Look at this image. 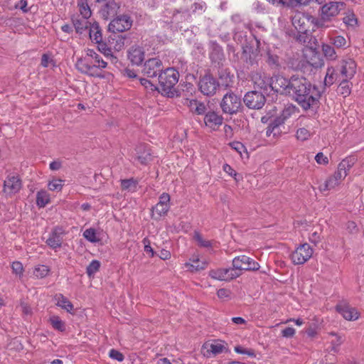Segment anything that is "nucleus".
<instances>
[{
  "label": "nucleus",
  "mask_w": 364,
  "mask_h": 364,
  "mask_svg": "<svg viewBox=\"0 0 364 364\" xmlns=\"http://www.w3.org/2000/svg\"><path fill=\"white\" fill-rule=\"evenodd\" d=\"M170 204H161L156 203V205L152 208V216L154 217L155 214L158 215V218L161 216L166 215L169 210Z\"/></svg>",
  "instance_id": "nucleus-34"
},
{
  "label": "nucleus",
  "mask_w": 364,
  "mask_h": 364,
  "mask_svg": "<svg viewBox=\"0 0 364 364\" xmlns=\"http://www.w3.org/2000/svg\"><path fill=\"white\" fill-rule=\"evenodd\" d=\"M139 80L141 85L146 89L150 90L151 91L157 90V87L150 80L145 78H140Z\"/></svg>",
  "instance_id": "nucleus-56"
},
{
  "label": "nucleus",
  "mask_w": 364,
  "mask_h": 364,
  "mask_svg": "<svg viewBox=\"0 0 364 364\" xmlns=\"http://www.w3.org/2000/svg\"><path fill=\"white\" fill-rule=\"evenodd\" d=\"M137 181L133 178L121 180L122 189L129 192H135L137 188Z\"/></svg>",
  "instance_id": "nucleus-33"
},
{
  "label": "nucleus",
  "mask_w": 364,
  "mask_h": 364,
  "mask_svg": "<svg viewBox=\"0 0 364 364\" xmlns=\"http://www.w3.org/2000/svg\"><path fill=\"white\" fill-rule=\"evenodd\" d=\"M223 169L225 173H228L231 176H233L236 181L237 180L236 178L237 175V172L230 165L227 164H224Z\"/></svg>",
  "instance_id": "nucleus-62"
},
{
  "label": "nucleus",
  "mask_w": 364,
  "mask_h": 364,
  "mask_svg": "<svg viewBox=\"0 0 364 364\" xmlns=\"http://www.w3.org/2000/svg\"><path fill=\"white\" fill-rule=\"evenodd\" d=\"M295 329L292 327H287L282 330V335L285 338H291L295 334Z\"/></svg>",
  "instance_id": "nucleus-61"
},
{
  "label": "nucleus",
  "mask_w": 364,
  "mask_h": 364,
  "mask_svg": "<svg viewBox=\"0 0 364 364\" xmlns=\"http://www.w3.org/2000/svg\"><path fill=\"white\" fill-rule=\"evenodd\" d=\"M63 186V181L61 179H53L48 184V189L52 191H60Z\"/></svg>",
  "instance_id": "nucleus-46"
},
{
  "label": "nucleus",
  "mask_w": 364,
  "mask_h": 364,
  "mask_svg": "<svg viewBox=\"0 0 364 364\" xmlns=\"http://www.w3.org/2000/svg\"><path fill=\"white\" fill-rule=\"evenodd\" d=\"M217 295L220 299H227L230 296V291L227 289H220L217 292Z\"/></svg>",
  "instance_id": "nucleus-64"
},
{
  "label": "nucleus",
  "mask_w": 364,
  "mask_h": 364,
  "mask_svg": "<svg viewBox=\"0 0 364 364\" xmlns=\"http://www.w3.org/2000/svg\"><path fill=\"white\" fill-rule=\"evenodd\" d=\"M224 345L220 343H211L210 345V349L208 352L212 353L213 355H218L223 352L225 349Z\"/></svg>",
  "instance_id": "nucleus-48"
},
{
  "label": "nucleus",
  "mask_w": 364,
  "mask_h": 364,
  "mask_svg": "<svg viewBox=\"0 0 364 364\" xmlns=\"http://www.w3.org/2000/svg\"><path fill=\"white\" fill-rule=\"evenodd\" d=\"M311 136V132L306 128H299L296 132V137L298 140L305 141Z\"/></svg>",
  "instance_id": "nucleus-47"
},
{
  "label": "nucleus",
  "mask_w": 364,
  "mask_h": 364,
  "mask_svg": "<svg viewBox=\"0 0 364 364\" xmlns=\"http://www.w3.org/2000/svg\"><path fill=\"white\" fill-rule=\"evenodd\" d=\"M232 149L237 151L241 156L242 152H247L246 148L244 144L240 141H233L230 144Z\"/></svg>",
  "instance_id": "nucleus-53"
},
{
  "label": "nucleus",
  "mask_w": 364,
  "mask_h": 364,
  "mask_svg": "<svg viewBox=\"0 0 364 364\" xmlns=\"http://www.w3.org/2000/svg\"><path fill=\"white\" fill-rule=\"evenodd\" d=\"M313 250L311 246L304 243L299 246L291 255V259L295 264H303L312 256Z\"/></svg>",
  "instance_id": "nucleus-11"
},
{
  "label": "nucleus",
  "mask_w": 364,
  "mask_h": 364,
  "mask_svg": "<svg viewBox=\"0 0 364 364\" xmlns=\"http://www.w3.org/2000/svg\"><path fill=\"white\" fill-rule=\"evenodd\" d=\"M292 81L293 76L288 79L282 75H275L272 77L273 91L289 95Z\"/></svg>",
  "instance_id": "nucleus-15"
},
{
  "label": "nucleus",
  "mask_w": 364,
  "mask_h": 364,
  "mask_svg": "<svg viewBox=\"0 0 364 364\" xmlns=\"http://www.w3.org/2000/svg\"><path fill=\"white\" fill-rule=\"evenodd\" d=\"M315 160L318 164L326 165L328 164V157L324 156L322 152H319L316 155Z\"/></svg>",
  "instance_id": "nucleus-58"
},
{
  "label": "nucleus",
  "mask_w": 364,
  "mask_h": 364,
  "mask_svg": "<svg viewBox=\"0 0 364 364\" xmlns=\"http://www.w3.org/2000/svg\"><path fill=\"white\" fill-rule=\"evenodd\" d=\"M49 203L50 195L46 191L41 190L37 193L36 204L39 208H43Z\"/></svg>",
  "instance_id": "nucleus-32"
},
{
  "label": "nucleus",
  "mask_w": 364,
  "mask_h": 364,
  "mask_svg": "<svg viewBox=\"0 0 364 364\" xmlns=\"http://www.w3.org/2000/svg\"><path fill=\"white\" fill-rule=\"evenodd\" d=\"M343 23L349 26H354L357 24V18L353 14H349L343 18Z\"/></svg>",
  "instance_id": "nucleus-55"
},
{
  "label": "nucleus",
  "mask_w": 364,
  "mask_h": 364,
  "mask_svg": "<svg viewBox=\"0 0 364 364\" xmlns=\"http://www.w3.org/2000/svg\"><path fill=\"white\" fill-rule=\"evenodd\" d=\"M62 229L55 228L50 233L46 244L52 249L60 247L63 241Z\"/></svg>",
  "instance_id": "nucleus-23"
},
{
  "label": "nucleus",
  "mask_w": 364,
  "mask_h": 364,
  "mask_svg": "<svg viewBox=\"0 0 364 364\" xmlns=\"http://www.w3.org/2000/svg\"><path fill=\"white\" fill-rule=\"evenodd\" d=\"M83 237L91 242H97L100 240V238L94 228H88L85 230L83 232Z\"/></svg>",
  "instance_id": "nucleus-39"
},
{
  "label": "nucleus",
  "mask_w": 364,
  "mask_h": 364,
  "mask_svg": "<svg viewBox=\"0 0 364 364\" xmlns=\"http://www.w3.org/2000/svg\"><path fill=\"white\" fill-rule=\"evenodd\" d=\"M232 268L235 272L239 274V277L242 274V271H256L259 269V264L253 259L246 256L240 255L232 259Z\"/></svg>",
  "instance_id": "nucleus-5"
},
{
  "label": "nucleus",
  "mask_w": 364,
  "mask_h": 364,
  "mask_svg": "<svg viewBox=\"0 0 364 364\" xmlns=\"http://www.w3.org/2000/svg\"><path fill=\"white\" fill-rule=\"evenodd\" d=\"M243 102L250 109H259L264 105L266 99L262 92L250 91L245 95Z\"/></svg>",
  "instance_id": "nucleus-10"
},
{
  "label": "nucleus",
  "mask_w": 364,
  "mask_h": 364,
  "mask_svg": "<svg viewBox=\"0 0 364 364\" xmlns=\"http://www.w3.org/2000/svg\"><path fill=\"white\" fill-rule=\"evenodd\" d=\"M49 272V268L46 265H38L37 266L34 271L33 274L37 278H43L46 277V275Z\"/></svg>",
  "instance_id": "nucleus-45"
},
{
  "label": "nucleus",
  "mask_w": 364,
  "mask_h": 364,
  "mask_svg": "<svg viewBox=\"0 0 364 364\" xmlns=\"http://www.w3.org/2000/svg\"><path fill=\"white\" fill-rule=\"evenodd\" d=\"M77 6L79 8V11L80 16H85V18H89L92 15L91 9L87 4V0H79L77 2Z\"/></svg>",
  "instance_id": "nucleus-35"
},
{
  "label": "nucleus",
  "mask_w": 364,
  "mask_h": 364,
  "mask_svg": "<svg viewBox=\"0 0 364 364\" xmlns=\"http://www.w3.org/2000/svg\"><path fill=\"white\" fill-rule=\"evenodd\" d=\"M194 239L197 241L198 245H200V247H211V242L203 239V237L198 232L195 233Z\"/></svg>",
  "instance_id": "nucleus-49"
},
{
  "label": "nucleus",
  "mask_w": 364,
  "mask_h": 364,
  "mask_svg": "<svg viewBox=\"0 0 364 364\" xmlns=\"http://www.w3.org/2000/svg\"><path fill=\"white\" fill-rule=\"evenodd\" d=\"M88 19L89 18L80 16V15H74L72 17V22L77 33H82L84 31L90 28V25L92 23Z\"/></svg>",
  "instance_id": "nucleus-25"
},
{
  "label": "nucleus",
  "mask_w": 364,
  "mask_h": 364,
  "mask_svg": "<svg viewBox=\"0 0 364 364\" xmlns=\"http://www.w3.org/2000/svg\"><path fill=\"white\" fill-rule=\"evenodd\" d=\"M356 69L355 61L350 57L342 59L338 65V70L342 78H353L356 73Z\"/></svg>",
  "instance_id": "nucleus-14"
},
{
  "label": "nucleus",
  "mask_w": 364,
  "mask_h": 364,
  "mask_svg": "<svg viewBox=\"0 0 364 364\" xmlns=\"http://www.w3.org/2000/svg\"><path fill=\"white\" fill-rule=\"evenodd\" d=\"M314 21V18L311 16L306 15L301 12H296L291 17V23L293 26L299 33L298 36H296V39L299 41L305 42V36L304 34L309 31V24Z\"/></svg>",
  "instance_id": "nucleus-4"
},
{
  "label": "nucleus",
  "mask_w": 364,
  "mask_h": 364,
  "mask_svg": "<svg viewBox=\"0 0 364 364\" xmlns=\"http://www.w3.org/2000/svg\"><path fill=\"white\" fill-rule=\"evenodd\" d=\"M235 351L240 354L247 355L250 357H255V353L254 350L246 349V348H242L240 346H235Z\"/></svg>",
  "instance_id": "nucleus-51"
},
{
  "label": "nucleus",
  "mask_w": 364,
  "mask_h": 364,
  "mask_svg": "<svg viewBox=\"0 0 364 364\" xmlns=\"http://www.w3.org/2000/svg\"><path fill=\"white\" fill-rule=\"evenodd\" d=\"M89 36L92 42L100 44L102 42V30L97 23L94 22L89 28Z\"/></svg>",
  "instance_id": "nucleus-28"
},
{
  "label": "nucleus",
  "mask_w": 364,
  "mask_h": 364,
  "mask_svg": "<svg viewBox=\"0 0 364 364\" xmlns=\"http://www.w3.org/2000/svg\"><path fill=\"white\" fill-rule=\"evenodd\" d=\"M109 355L110 358L118 361H122L124 358L123 354L115 349L110 350Z\"/></svg>",
  "instance_id": "nucleus-57"
},
{
  "label": "nucleus",
  "mask_w": 364,
  "mask_h": 364,
  "mask_svg": "<svg viewBox=\"0 0 364 364\" xmlns=\"http://www.w3.org/2000/svg\"><path fill=\"white\" fill-rule=\"evenodd\" d=\"M345 6L343 2L331 1L321 7L320 16L323 19L331 21L345 9Z\"/></svg>",
  "instance_id": "nucleus-8"
},
{
  "label": "nucleus",
  "mask_w": 364,
  "mask_h": 364,
  "mask_svg": "<svg viewBox=\"0 0 364 364\" xmlns=\"http://www.w3.org/2000/svg\"><path fill=\"white\" fill-rule=\"evenodd\" d=\"M27 6H28L27 1L20 0L16 4L15 7H16V9H18L21 10L23 13H27L29 11V9L28 8Z\"/></svg>",
  "instance_id": "nucleus-60"
},
{
  "label": "nucleus",
  "mask_w": 364,
  "mask_h": 364,
  "mask_svg": "<svg viewBox=\"0 0 364 364\" xmlns=\"http://www.w3.org/2000/svg\"><path fill=\"white\" fill-rule=\"evenodd\" d=\"M242 105L241 99L232 92H228L223 96L220 107L224 113L233 114L237 113Z\"/></svg>",
  "instance_id": "nucleus-6"
},
{
  "label": "nucleus",
  "mask_w": 364,
  "mask_h": 364,
  "mask_svg": "<svg viewBox=\"0 0 364 364\" xmlns=\"http://www.w3.org/2000/svg\"><path fill=\"white\" fill-rule=\"evenodd\" d=\"M186 105L188 107L190 111L198 115L205 114L207 112V107L206 105L197 100H186Z\"/></svg>",
  "instance_id": "nucleus-26"
},
{
  "label": "nucleus",
  "mask_w": 364,
  "mask_h": 364,
  "mask_svg": "<svg viewBox=\"0 0 364 364\" xmlns=\"http://www.w3.org/2000/svg\"><path fill=\"white\" fill-rule=\"evenodd\" d=\"M21 188V180L18 176H9L4 183V191L7 194H14L19 191Z\"/></svg>",
  "instance_id": "nucleus-21"
},
{
  "label": "nucleus",
  "mask_w": 364,
  "mask_h": 364,
  "mask_svg": "<svg viewBox=\"0 0 364 364\" xmlns=\"http://www.w3.org/2000/svg\"><path fill=\"white\" fill-rule=\"evenodd\" d=\"M98 48L99 50L101 53H102L106 58L107 57V55H111L112 50L109 48H107L105 43H100V44H98Z\"/></svg>",
  "instance_id": "nucleus-63"
},
{
  "label": "nucleus",
  "mask_w": 364,
  "mask_h": 364,
  "mask_svg": "<svg viewBox=\"0 0 364 364\" xmlns=\"http://www.w3.org/2000/svg\"><path fill=\"white\" fill-rule=\"evenodd\" d=\"M330 335L336 337V340L332 341V344L333 345V350H334L336 352V351H337L336 348L340 346L343 343V339L342 336L338 335L337 333H336L334 332H331L330 333Z\"/></svg>",
  "instance_id": "nucleus-54"
},
{
  "label": "nucleus",
  "mask_w": 364,
  "mask_h": 364,
  "mask_svg": "<svg viewBox=\"0 0 364 364\" xmlns=\"http://www.w3.org/2000/svg\"><path fill=\"white\" fill-rule=\"evenodd\" d=\"M339 77V75L336 73L333 68H328L327 69L326 75L323 81L324 85L330 87L336 81H341V80L338 79Z\"/></svg>",
  "instance_id": "nucleus-31"
},
{
  "label": "nucleus",
  "mask_w": 364,
  "mask_h": 364,
  "mask_svg": "<svg viewBox=\"0 0 364 364\" xmlns=\"http://www.w3.org/2000/svg\"><path fill=\"white\" fill-rule=\"evenodd\" d=\"M198 85L203 95L212 96L215 94L219 83L211 75L206 74L200 78Z\"/></svg>",
  "instance_id": "nucleus-9"
},
{
  "label": "nucleus",
  "mask_w": 364,
  "mask_h": 364,
  "mask_svg": "<svg viewBox=\"0 0 364 364\" xmlns=\"http://www.w3.org/2000/svg\"><path fill=\"white\" fill-rule=\"evenodd\" d=\"M284 123V122L282 120V119L279 116H278L273 120H272L269 124H270L277 131H279V127L282 125Z\"/></svg>",
  "instance_id": "nucleus-59"
},
{
  "label": "nucleus",
  "mask_w": 364,
  "mask_h": 364,
  "mask_svg": "<svg viewBox=\"0 0 364 364\" xmlns=\"http://www.w3.org/2000/svg\"><path fill=\"white\" fill-rule=\"evenodd\" d=\"M267 63L272 68L279 69L282 65V60L277 55L268 52Z\"/></svg>",
  "instance_id": "nucleus-36"
},
{
  "label": "nucleus",
  "mask_w": 364,
  "mask_h": 364,
  "mask_svg": "<svg viewBox=\"0 0 364 364\" xmlns=\"http://www.w3.org/2000/svg\"><path fill=\"white\" fill-rule=\"evenodd\" d=\"M209 276L214 279L220 281H230L237 278L239 274L236 273L232 267H229L211 269L209 272Z\"/></svg>",
  "instance_id": "nucleus-17"
},
{
  "label": "nucleus",
  "mask_w": 364,
  "mask_h": 364,
  "mask_svg": "<svg viewBox=\"0 0 364 364\" xmlns=\"http://www.w3.org/2000/svg\"><path fill=\"white\" fill-rule=\"evenodd\" d=\"M127 58L132 65H141L145 59L144 48L138 45L132 46L127 50Z\"/></svg>",
  "instance_id": "nucleus-18"
},
{
  "label": "nucleus",
  "mask_w": 364,
  "mask_h": 364,
  "mask_svg": "<svg viewBox=\"0 0 364 364\" xmlns=\"http://www.w3.org/2000/svg\"><path fill=\"white\" fill-rule=\"evenodd\" d=\"M207 265L208 262L206 261H200L198 257H193L190 259V262L184 264L187 270L191 272L205 269L207 267Z\"/></svg>",
  "instance_id": "nucleus-27"
},
{
  "label": "nucleus",
  "mask_w": 364,
  "mask_h": 364,
  "mask_svg": "<svg viewBox=\"0 0 364 364\" xmlns=\"http://www.w3.org/2000/svg\"><path fill=\"white\" fill-rule=\"evenodd\" d=\"M246 36L243 35L242 32L240 31V30H235V34H234V39L236 41H239L240 43H242V47L243 49L242 58L245 59L247 63L252 65L255 63V55L253 52L250 53V51L252 50L251 47H248L247 46H245L243 43V40L245 41Z\"/></svg>",
  "instance_id": "nucleus-19"
},
{
  "label": "nucleus",
  "mask_w": 364,
  "mask_h": 364,
  "mask_svg": "<svg viewBox=\"0 0 364 364\" xmlns=\"http://www.w3.org/2000/svg\"><path fill=\"white\" fill-rule=\"evenodd\" d=\"M223 117L214 111L207 112L204 117V122L207 127L215 129L223 124Z\"/></svg>",
  "instance_id": "nucleus-24"
},
{
  "label": "nucleus",
  "mask_w": 364,
  "mask_h": 364,
  "mask_svg": "<svg viewBox=\"0 0 364 364\" xmlns=\"http://www.w3.org/2000/svg\"><path fill=\"white\" fill-rule=\"evenodd\" d=\"M289 96L305 110L316 105L321 97V92L303 76L293 75Z\"/></svg>",
  "instance_id": "nucleus-1"
},
{
  "label": "nucleus",
  "mask_w": 364,
  "mask_h": 364,
  "mask_svg": "<svg viewBox=\"0 0 364 364\" xmlns=\"http://www.w3.org/2000/svg\"><path fill=\"white\" fill-rule=\"evenodd\" d=\"M348 80L349 79L342 78L338 87V92L344 97L348 96L350 94L351 83L349 82Z\"/></svg>",
  "instance_id": "nucleus-37"
},
{
  "label": "nucleus",
  "mask_w": 364,
  "mask_h": 364,
  "mask_svg": "<svg viewBox=\"0 0 364 364\" xmlns=\"http://www.w3.org/2000/svg\"><path fill=\"white\" fill-rule=\"evenodd\" d=\"M13 273L21 276L23 272V264L18 261L14 262L11 264Z\"/></svg>",
  "instance_id": "nucleus-52"
},
{
  "label": "nucleus",
  "mask_w": 364,
  "mask_h": 364,
  "mask_svg": "<svg viewBox=\"0 0 364 364\" xmlns=\"http://www.w3.org/2000/svg\"><path fill=\"white\" fill-rule=\"evenodd\" d=\"M355 161L356 159L354 156H349L344 159L339 163L338 169L333 176L341 183L346 177L349 170L353 166Z\"/></svg>",
  "instance_id": "nucleus-16"
},
{
  "label": "nucleus",
  "mask_w": 364,
  "mask_h": 364,
  "mask_svg": "<svg viewBox=\"0 0 364 364\" xmlns=\"http://www.w3.org/2000/svg\"><path fill=\"white\" fill-rule=\"evenodd\" d=\"M231 21L237 26L235 30H240L242 28H248V24L245 22L242 16L239 14L232 15Z\"/></svg>",
  "instance_id": "nucleus-40"
},
{
  "label": "nucleus",
  "mask_w": 364,
  "mask_h": 364,
  "mask_svg": "<svg viewBox=\"0 0 364 364\" xmlns=\"http://www.w3.org/2000/svg\"><path fill=\"white\" fill-rule=\"evenodd\" d=\"M294 111V106H289L287 107H285L282 113L279 114V117L282 119L284 122H285L288 118H289L292 113Z\"/></svg>",
  "instance_id": "nucleus-50"
},
{
  "label": "nucleus",
  "mask_w": 364,
  "mask_h": 364,
  "mask_svg": "<svg viewBox=\"0 0 364 364\" xmlns=\"http://www.w3.org/2000/svg\"><path fill=\"white\" fill-rule=\"evenodd\" d=\"M164 66L161 60L157 58L146 60L143 66L142 73L148 77H155L163 70Z\"/></svg>",
  "instance_id": "nucleus-13"
},
{
  "label": "nucleus",
  "mask_w": 364,
  "mask_h": 364,
  "mask_svg": "<svg viewBox=\"0 0 364 364\" xmlns=\"http://www.w3.org/2000/svg\"><path fill=\"white\" fill-rule=\"evenodd\" d=\"M331 43L337 48H345L348 47L346 39L341 36H336L332 38Z\"/></svg>",
  "instance_id": "nucleus-43"
},
{
  "label": "nucleus",
  "mask_w": 364,
  "mask_h": 364,
  "mask_svg": "<svg viewBox=\"0 0 364 364\" xmlns=\"http://www.w3.org/2000/svg\"><path fill=\"white\" fill-rule=\"evenodd\" d=\"M252 80L255 87L259 88L264 94L268 95L273 91L272 77H270L264 73L253 72Z\"/></svg>",
  "instance_id": "nucleus-7"
},
{
  "label": "nucleus",
  "mask_w": 364,
  "mask_h": 364,
  "mask_svg": "<svg viewBox=\"0 0 364 364\" xmlns=\"http://www.w3.org/2000/svg\"><path fill=\"white\" fill-rule=\"evenodd\" d=\"M223 55L222 48L218 44H215L213 48V51L210 54V58L213 60H221Z\"/></svg>",
  "instance_id": "nucleus-44"
},
{
  "label": "nucleus",
  "mask_w": 364,
  "mask_h": 364,
  "mask_svg": "<svg viewBox=\"0 0 364 364\" xmlns=\"http://www.w3.org/2000/svg\"><path fill=\"white\" fill-rule=\"evenodd\" d=\"M136 159L144 165L147 164L152 160L151 150L146 144H139L136 148Z\"/></svg>",
  "instance_id": "nucleus-22"
},
{
  "label": "nucleus",
  "mask_w": 364,
  "mask_h": 364,
  "mask_svg": "<svg viewBox=\"0 0 364 364\" xmlns=\"http://www.w3.org/2000/svg\"><path fill=\"white\" fill-rule=\"evenodd\" d=\"M132 26V20L127 15L114 18L109 24L108 29L112 33H122L129 30Z\"/></svg>",
  "instance_id": "nucleus-12"
},
{
  "label": "nucleus",
  "mask_w": 364,
  "mask_h": 364,
  "mask_svg": "<svg viewBox=\"0 0 364 364\" xmlns=\"http://www.w3.org/2000/svg\"><path fill=\"white\" fill-rule=\"evenodd\" d=\"M336 311L348 321H355L360 316L359 312L354 307H351L346 303H341L336 306Z\"/></svg>",
  "instance_id": "nucleus-20"
},
{
  "label": "nucleus",
  "mask_w": 364,
  "mask_h": 364,
  "mask_svg": "<svg viewBox=\"0 0 364 364\" xmlns=\"http://www.w3.org/2000/svg\"><path fill=\"white\" fill-rule=\"evenodd\" d=\"M178 78L179 73L173 68L162 70L158 78L162 93L168 97H173L176 92L175 85L178 82Z\"/></svg>",
  "instance_id": "nucleus-3"
},
{
  "label": "nucleus",
  "mask_w": 364,
  "mask_h": 364,
  "mask_svg": "<svg viewBox=\"0 0 364 364\" xmlns=\"http://www.w3.org/2000/svg\"><path fill=\"white\" fill-rule=\"evenodd\" d=\"M56 304L62 309L66 310L68 312L71 313L73 311V304L63 294H58L55 296Z\"/></svg>",
  "instance_id": "nucleus-30"
},
{
  "label": "nucleus",
  "mask_w": 364,
  "mask_h": 364,
  "mask_svg": "<svg viewBox=\"0 0 364 364\" xmlns=\"http://www.w3.org/2000/svg\"><path fill=\"white\" fill-rule=\"evenodd\" d=\"M50 321L52 325V326L59 331H64L65 329V323L64 322L57 316H53L50 318Z\"/></svg>",
  "instance_id": "nucleus-42"
},
{
  "label": "nucleus",
  "mask_w": 364,
  "mask_h": 364,
  "mask_svg": "<svg viewBox=\"0 0 364 364\" xmlns=\"http://www.w3.org/2000/svg\"><path fill=\"white\" fill-rule=\"evenodd\" d=\"M107 63L92 49H87L85 55L79 58L75 67L81 73L92 76L98 77L97 69H105Z\"/></svg>",
  "instance_id": "nucleus-2"
},
{
  "label": "nucleus",
  "mask_w": 364,
  "mask_h": 364,
  "mask_svg": "<svg viewBox=\"0 0 364 364\" xmlns=\"http://www.w3.org/2000/svg\"><path fill=\"white\" fill-rule=\"evenodd\" d=\"M119 9L118 4L114 1H108L101 9V14L105 18L114 16Z\"/></svg>",
  "instance_id": "nucleus-29"
},
{
  "label": "nucleus",
  "mask_w": 364,
  "mask_h": 364,
  "mask_svg": "<svg viewBox=\"0 0 364 364\" xmlns=\"http://www.w3.org/2000/svg\"><path fill=\"white\" fill-rule=\"evenodd\" d=\"M322 51L324 56L328 60H336L338 58V55L334 48L330 45L323 44L322 46Z\"/></svg>",
  "instance_id": "nucleus-38"
},
{
  "label": "nucleus",
  "mask_w": 364,
  "mask_h": 364,
  "mask_svg": "<svg viewBox=\"0 0 364 364\" xmlns=\"http://www.w3.org/2000/svg\"><path fill=\"white\" fill-rule=\"evenodd\" d=\"M100 262L98 260H92L87 267L86 273L89 277H93L94 274L99 271Z\"/></svg>",
  "instance_id": "nucleus-41"
}]
</instances>
